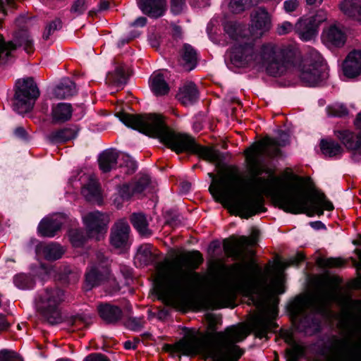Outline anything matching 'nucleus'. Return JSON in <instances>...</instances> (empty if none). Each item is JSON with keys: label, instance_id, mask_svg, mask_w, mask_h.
<instances>
[{"label": "nucleus", "instance_id": "obj_1", "mask_svg": "<svg viewBox=\"0 0 361 361\" xmlns=\"http://www.w3.org/2000/svg\"><path fill=\"white\" fill-rule=\"evenodd\" d=\"M304 259L302 253H298L287 262L276 261L271 269L266 270L252 259L231 265L227 273L208 282L207 293L198 299V305L202 310L233 307L238 295L247 297L256 307L248 326L238 324L216 332L221 318L207 313V341L199 331L185 329L183 338L174 345V350L185 355L200 354L205 361H237L243 351L235 343L243 341L250 331L262 338H267L268 334L276 328L277 295L285 292L283 270L290 265H298Z\"/></svg>", "mask_w": 361, "mask_h": 361}, {"label": "nucleus", "instance_id": "obj_2", "mask_svg": "<svg viewBox=\"0 0 361 361\" xmlns=\"http://www.w3.org/2000/svg\"><path fill=\"white\" fill-rule=\"evenodd\" d=\"M250 176L230 174L213 177L209 192L215 200L241 218L248 219L266 211L264 197H270L279 208L292 214L321 216L324 210L334 209L324 194L312 195L298 176L283 180L276 176H261L267 172L261 164L262 157L279 156L274 140L265 137L245 152Z\"/></svg>", "mask_w": 361, "mask_h": 361}, {"label": "nucleus", "instance_id": "obj_3", "mask_svg": "<svg viewBox=\"0 0 361 361\" xmlns=\"http://www.w3.org/2000/svg\"><path fill=\"white\" fill-rule=\"evenodd\" d=\"M271 27V16L264 8H258L252 13L249 35L245 33L240 24L233 21L226 23L224 31L233 44L229 51L231 63L240 68L265 71L275 77L295 66L301 58L295 44L278 46L268 42L259 49H255L253 39L261 37Z\"/></svg>", "mask_w": 361, "mask_h": 361}, {"label": "nucleus", "instance_id": "obj_4", "mask_svg": "<svg viewBox=\"0 0 361 361\" xmlns=\"http://www.w3.org/2000/svg\"><path fill=\"white\" fill-rule=\"evenodd\" d=\"M202 262V255L193 250L158 263L154 288L159 298L179 310L188 308L190 304V288L200 276L194 270Z\"/></svg>", "mask_w": 361, "mask_h": 361}, {"label": "nucleus", "instance_id": "obj_5", "mask_svg": "<svg viewBox=\"0 0 361 361\" xmlns=\"http://www.w3.org/2000/svg\"><path fill=\"white\" fill-rule=\"evenodd\" d=\"M117 116L126 126L159 139L162 143L177 153L187 151L197 154L209 162H216L219 160V153L216 150L197 145L191 137L169 128L166 125L163 116L159 114L133 115L120 112Z\"/></svg>", "mask_w": 361, "mask_h": 361}, {"label": "nucleus", "instance_id": "obj_6", "mask_svg": "<svg viewBox=\"0 0 361 361\" xmlns=\"http://www.w3.org/2000/svg\"><path fill=\"white\" fill-rule=\"evenodd\" d=\"M339 280L336 277L321 279L312 293L296 297L288 305L293 324L295 329L305 334H312L319 327L317 314L326 315L331 303L338 300Z\"/></svg>", "mask_w": 361, "mask_h": 361}, {"label": "nucleus", "instance_id": "obj_7", "mask_svg": "<svg viewBox=\"0 0 361 361\" xmlns=\"http://www.w3.org/2000/svg\"><path fill=\"white\" fill-rule=\"evenodd\" d=\"M65 300L64 291L58 288H47L39 291L35 299L37 312L50 324L61 321L60 306Z\"/></svg>", "mask_w": 361, "mask_h": 361}, {"label": "nucleus", "instance_id": "obj_8", "mask_svg": "<svg viewBox=\"0 0 361 361\" xmlns=\"http://www.w3.org/2000/svg\"><path fill=\"white\" fill-rule=\"evenodd\" d=\"M327 77L326 65L321 54L313 48H308L303 64L300 68V78L305 85L314 87Z\"/></svg>", "mask_w": 361, "mask_h": 361}, {"label": "nucleus", "instance_id": "obj_9", "mask_svg": "<svg viewBox=\"0 0 361 361\" xmlns=\"http://www.w3.org/2000/svg\"><path fill=\"white\" fill-rule=\"evenodd\" d=\"M39 96V91L32 78L18 80L13 108L19 114L30 111Z\"/></svg>", "mask_w": 361, "mask_h": 361}, {"label": "nucleus", "instance_id": "obj_10", "mask_svg": "<svg viewBox=\"0 0 361 361\" xmlns=\"http://www.w3.org/2000/svg\"><path fill=\"white\" fill-rule=\"evenodd\" d=\"M97 264H91L85 274V286L87 289H91L95 286L99 285L103 281L108 279L109 283L113 285V289L109 293L113 294L119 290V287L114 279L109 276V269L107 259L104 255L99 253L97 255Z\"/></svg>", "mask_w": 361, "mask_h": 361}, {"label": "nucleus", "instance_id": "obj_11", "mask_svg": "<svg viewBox=\"0 0 361 361\" xmlns=\"http://www.w3.org/2000/svg\"><path fill=\"white\" fill-rule=\"evenodd\" d=\"M99 164L103 172H108L118 166L126 174L133 173L137 168L135 162L130 156L114 149L104 151L99 155Z\"/></svg>", "mask_w": 361, "mask_h": 361}, {"label": "nucleus", "instance_id": "obj_12", "mask_svg": "<svg viewBox=\"0 0 361 361\" xmlns=\"http://www.w3.org/2000/svg\"><path fill=\"white\" fill-rule=\"evenodd\" d=\"M82 219L88 238L97 240L104 239L109 223L108 214L93 211L82 215Z\"/></svg>", "mask_w": 361, "mask_h": 361}, {"label": "nucleus", "instance_id": "obj_13", "mask_svg": "<svg viewBox=\"0 0 361 361\" xmlns=\"http://www.w3.org/2000/svg\"><path fill=\"white\" fill-rule=\"evenodd\" d=\"M334 135L345 146L347 150L352 154V159L355 161L361 160V130L355 134L347 129L337 130Z\"/></svg>", "mask_w": 361, "mask_h": 361}, {"label": "nucleus", "instance_id": "obj_14", "mask_svg": "<svg viewBox=\"0 0 361 361\" xmlns=\"http://www.w3.org/2000/svg\"><path fill=\"white\" fill-rule=\"evenodd\" d=\"M130 226L126 219L118 220L111 230V245L117 249H128L130 245Z\"/></svg>", "mask_w": 361, "mask_h": 361}, {"label": "nucleus", "instance_id": "obj_15", "mask_svg": "<svg viewBox=\"0 0 361 361\" xmlns=\"http://www.w3.org/2000/svg\"><path fill=\"white\" fill-rule=\"evenodd\" d=\"M256 243L255 236H240L238 238L225 241L224 250L226 255L234 259H240L248 247L254 246Z\"/></svg>", "mask_w": 361, "mask_h": 361}, {"label": "nucleus", "instance_id": "obj_16", "mask_svg": "<svg viewBox=\"0 0 361 361\" xmlns=\"http://www.w3.org/2000/svg\"><path fill=\"white\" fill-rule=\"evenodd\" d=\"M347 39V34L343 27L333 24L326 27L322 35L323 43L329 48H340L344 46Z\"/></svg>", "mask_w": 361, "mask_h": 361}, {"label": "nucleus", "instance_id": "obj_17", "mask_svg": "<svg viewBox=\"0 0 361 361\" xmlns=\"http://www.w3.org/2000/svg\"><path fill=\"white\" fill-rule=\"evenodd\" d=\"M342 73L349 79L361 78V50L350 51L342 63Z\"/></svg>", "mask_w": 361, "mask_h": 361}, {"label": "nucleus", "instance_id": "obj_18", "mask_svg": "<svg viewBox=\"0 0 361 361\" xmlns=\"http://www.w3.org/2000/svg\"><path fill=\"white\" fill-rule=\"evenodd\" d=\"M66 217L61 213L44 218L38 226L39 233L45 237H53L66 222Z\"/></svg>", "mask_w": 361, "mask_h": 361}, {"label": "nucleus", "instance_id": "obj_19", "mask_svg": "<svg viewBox=\"0 0 361 361\" xmlns=\"http://www.w3.org/2000/svg\"><path fill=\"white\" fill-rule=\"evenodd\" d=\"M323 20H317L315 17L302 18L295 25V31L302 41H310L316 36L318 25Z\"/></svg>", "mask_w": 361, "mask_h": 361}, {"label": "nucleus", "instance_id": "obj_20", "mask_svg": "<svg viewBox=\"0 0 361 361\" xmlns=\"http://www.w3.org/2000/svg\"><path fill=\"white\" fill-rule=\"evenodd\" d=\"M65 250L59 244L50 243H41L36 247V254L47 260H56L60 259Z\"/></svg>", "mask_w": 361, "mask_h": 361}, {"label": "nucleus", "instance_id": "obj_21", "mask_svg": "<svg viewBox=\"0 0 361 361\" xmlns=\"http://www.w3.org/2000/svg\"><path fill=\"white\" fill-rule=\"evenodd\" d=\"M168 76L166 70L157 71L153 73L149 78V87L153 93L157 96L164 95L169 92V87L165 80Z\"/></svg>", "mask_w": 361, "mask_h": 361}, {"label": "nucleus", "instance_id": "obj_22", "mask_svg": "<svg viewBox=\"0 0 361 361\" xmlns=\"http://www.w3.org/2000/svg\"><path fill=\"white\" fill-rule=\"evenodd\" d=\"M166 0H140L139 7L142 11L152 18L162 16L166 11Z\"/></svg>", "mask_w": 361, "mask_h": 361}, {"label": "nucleus", "instance_id": "obj_23", "mask_svg": "<svg viewBox=\"0 0 361 361\" xmlns=\"http://www.w3.org/2000/svg\"><path fill=\"white\" fill-rule=\"evenodd\" d=\"M198 92L195 85L192 82H185L177 94L178 101L184 106L192 104L197 99Z\"/></svg>", "mask_w": 361, "mask_h": 361}, {"label": "nucleus", "instance_id": "obj_24", "mask_svg": "<svg viewBox=\"0 0 361 361\" xmlns=\"http://www.w3.org/2000/svg\"><path fill=\"white\" fill-rule=\"evenodd\" d=\"M149 183V178L147 176L140 177L138 180L130 185H123L120 190L123 198L127 199L132 195L142 193Z\"/></svg>", "mask_w": 361, "mask_h": 361}, {"label": "nucleus", "instance_id": "obj_25", "mask_svg": "<svg viewBox=\"0 0 361 361\" xmlns=\"http://www.w3.org/2000/svg\"><path fill=\"white\" fill-rule=\"evenodd\" d=\"M281 336L285 339L286 342L291 344L290 348L286 350L287 361H298L305 354V348L294 342L293 335L290 332H282Z\"/></svg>", "mask_w": 361, "mask_h": 361}, {"label": "nucleus", "instance_id": "obj_26", "mask_svg": "<svg viewBox=\"0 0 361 361\" xmlns=\"http://www.w3.org/2000/svg\"><path fill=\"white\" fill-rule=\"evenodd\" d=\"M179 63L186 71L192 70L197 64V53L189 44H184L180 51Z\"/></svg>", "mask_w": 361, "mask_h": 361}, {"label": "nucleus", "instance_id": "obj_27", "mask_svg": "<svg viewBox=\"0 0 361 361\" xmlns=\"http://www.w3.org/2000/svg\"><path fill=\"white\" fill-rule=\"evenodd\" d=\"M72 113L73 109L71 104L59 103L52 106L51 118L54 123H63L71 118Z\"/></svg>", "mask_w": 361, "mask_h": 361}, {"label": "nucleus", "instance_id": "obj_28", "mask_svg": "<svg viewBox=\"0 0 361 361\" xmlns=\"http://www.w3.org/2000/svg\"><path fill=\"white\" fill-rule=\"evenodd\" d=\"M82 193L88 201L98 200L100 198L101 191L94 175L88 176V183L84 184Z\"/></svg>", "mask_w": 361, "mask_h": 361}, {"label": "nucleus", "instance_id": "obj_29", "mask_svg": "<svg viewBox=\"0 0 361 361\" xmlns=\"http://www.w3.org/2000/svg\"><path fill=\"white\" fill-rule=\"evenodd\" d=\"M340 8L346 16L361 21V0H343Z\"/></svg>", "mask_w": 361, "mask_h": 361}, {"label": "nucleus", "instance_id": "obj_30", "mask_svg": "<svg viewBox=\"0 0 361 361\" xmlns=\"http://www.w3.org/2000/svg\"><path fill=\"white\" fill-rule=\"evenodd\" d=\"M98 311L100 317L109 323L117 322L122 314L120 308L109 304L100 305Z\"/></svg>", "mask_w": 361, "mask_h": 361}, {"label": "nucleus", "instance_id": "obj_31", "mask_svg": "<svg viewBox=\"0 0 361 361\" xmlns=\"http://www.w3.org/2000/svg\"><path fill=\"white\" fill-rule=\"evenodd\" d=\"M77 132L72 128H65L54 130L48 135V139L54 143L68 142L76 137Z\"/></svg>", "mask_w": 361, "mask_h": 361}, {"label": "nucleus", "instance_id": "obj_32", "mask_svg": "<svg viewBox=\"0 0 361 361\" xmlns=\"http://www.w3.org/2000/svg\"><path fill=\"white\" fill-rule=\"evenodd\" d=\"M320 148L322 153L329 157H338L344 152L341 145L333 140H322Z\"/></svg>", "mask_w": 361, "mask_h": 361}, {"label": "nucleus", "instance_id": "obj_33", "mask_svg": "<svg viewBox=\"0 0 361 361\" xmlns=\"http://www.w3.org/2000/svg\"><path fill=\"white\" fill-rule=\"evenodd\" d=\"M348 342L346 340H337L334 345V353L329 357L326 361H350V356L345 353V348Z\"/></svg>", "mask_w": 361, "mask_h": 361}, {"label": "nucleus", "instance_id": "obj_34", "mask_svg": "<svg viewBox=\"0 0 361 361\" xmlns=\"http://www.w3.org/2000/svg\"><path fill=\"white\" fill-rule=\"evenodd\" d=\"M153 247L150 244H143L137 249L135 257V262L140 263V266L147 265L153 262L154 257L152 252Z\"/></svg>", "mask_w": 361, "mask_h": 361}, {"label": "nucleus", "instance_id": "obj_35", "mask_svg": "<svg viewBox=\"0 0 361 361\" xmlns=\"http://www.w3.org/2000/svg\"><path fill=\"white\" fill-rule=\"evenodd\" d=\"M75 92V83L68 79L64 80L54 90V94L58 99H66L73 95Z\"/></svg>", "mask_w": 361, "mask_h": 361}, {"label": "nucleus", "instance_id": "obj_36", "mask_svg": "<svg viewBox=\"0 0 361 361\" xmlns=\"http://www.w3.org/2000/svg\"><path fill=\"white\" fill-rule=\"evenodd\" d=\"M130 221L141 235L149 236L151 235L146 216L144 214H133L130 217Z\"/></svg>", "mask_w": 361, "mask_h": 361}, {"label": "nucleus", "instance_id": "obj_37", "mask_svg": "<svg viewBox=\"0 0 361 361\" xmlns=\"http://www.w3.org/2000/svg\"><path fill=\"white\" fill-rule=\"evenodd\" d=\"M126 73L122 66L117 67L114 73H109L106 82L116 87H121L125 82Z\"/></svg>", "mask_w": 361, "mask_h": 361}, {"label": "nucleus", "instance_id": "obj_38", "mask_svg": "<svg viewBox=\"0 0 361 361\" xmlns=\"http://www.w3.org/2000/svg\"><path fill=\"white\" fill-rule=\"evenodd\" d=\"M14 284L20 289H31L35 286V280L30 275L19 274L15 276L13 279Z\"/></svg>", "mask_w": 361, "mask_h": 361}, {"label": "nucleus", "instance_id": "obj_39", "mask_svg": "<svg viewBox=\"0 0 361 361\" xmlns=\"http://www.w3.org/2000/svg\"><path fill=\"white\" fill-rule=\"evenodd\" d=\"M317 264L322 268H336L342 267L344 264V261L341 258L319 257L317 260Z\"/></svg>", "mask_w": 361, "mask_h": 361}, {"label": "nucleus", "instance_id": "obj_40", "mask_svg": "<svg viewBox=\"0 0 361 361\" xmlns=\"http://www.w3.org/2000/svg\"><path fill=\"white\" fill-rule=\"evenodd\" d=\"M16 48L12 42H5L4 37L0 35V61L6 62L11 51Z\"/></svg>", "mask_w": 361, "mask_h": 361}, {"label": "nucleus", "instance_id": "obj_41", "mask_svg": "<svg viewBox=\"0 0 361 361\" xmlns=\"http://www.w3.org/2000/svg\"><path fill=\"white\" fill-rule=\"evenodd\" d=\"M70 240L74 247L82 246L85 240L86 237L84 235L83 232L80 230H73L69 233Z\"/></svg>", "mask_w": 361, "mask_h": 361}, {"label": "nucleus", "instance_id": "obj_42", "mask_svg": "<svg viewBox=\"0 0 361 361\" xmlns=\"http://www.w3.org/2000/svg\"><path fill=\"white\" fill-rule=\"evenodd\" d=\"M328 114L334 116H343L348 114V109L342 104H335L328 106Z\"/></svg>", "mask_w": 361, "mask_h": 361}, {"label": "nucleus", "instance_id": "obj_43", "mask_svg": "<svg viewBox=\"0 0 361 361\" xmlns=\"http://www.w3.org/2000/svg\"><path fill=\"white\" fill-rule=\"evenodd\" d=\"M61 27V22L59 19H55L51 21L46 27L43 37L45 39H49V36L56 30Z\"/></svg>", "mask_w": 361, "mask_h": 361}, {"label": "nucleus", "instance_id": "obj_44", "mask_svg": "<svg viewBox=\"0 0 361 361\" xmlns=\"http://www.w3.org/2000/svg\"><path fill=\"white\" fill-rule=\"evenodd\" d=\"M145 321L141 317L130 318L127 322V326L133 331H139L144 325Z\"/></svg>", "mask_w": 361, "mask_h": 361}, {"label": "nucleus", "instance_id": "obj_45", "mask_svg": "<svg viewBox=\"0 0 361 361\" xmlns=\"http://www.w3.org/2000/svg\"><path fill=\"white\" fill-rule=\"evenodd\" d=\"M294 30V26L288 21H284L279 24L276 27V32L279 35H283L291 32Z\"/></svg>", "mask_w": 361, "mask_h": 361}, {"label": "nucleus", "instance_id": "obj_46", "mask_svg": "<svg viewBox=\"0 0 361 361\" xmlns=\"http://www.w3.org/2000/svg\"><path fill=\"white\" fill-rule=\"evenodd\" d=\"M0 361H22L20 357L14 352L0 351Z\"/></svg>", "mask_w": 361, "mask_h": 361}, {"label": "nucleus", "instance_id": "obj_47", "mask_svg": "<svg viewBox=\"0 0 361 361\" xmlns=\"http://www.w3.org/2000/svg\"><path fill=\"white\" fill-rule=\"evenodd\" d=\"M14 0H0V17H4L7 14V8H14Z\"/></svg>", "mask_w": 361, "mask_h": 361}, {"label": "nucleus", "instance_id": "obj_48", "mask_svg": "<svg viewBox=\"0 0 361 361\" xmlns=\"http://www.w3.org/2000/svg\"><path fill=\"white\" fill-rule=\"evenodd\" d=\"M185 7L183 0H171V10L174 14L180 13Z\"/></svg>", "mask_w": 361, "mask_h": 361}, {"label": "nucleus", "instance_id": "obj_49", "mask_svg": "<svg viewBox=\"0 0 361 361\" xmlns=\"http://www.w3.org/2000/svg\"><path fill=\"white\" fill-rule=\"evenodd\" d=\"M271 140H274L276 143L277 148L279 149V154H280V146H285L289 141V135L286 133H282L280 134L279 140H276V139L269 137Z\"/></svg>", "mask_w": 361, "mask_h": 361}, {"label": "nucleus", "instance_id": "obj_50", "mask_svg": "<svg viewBox=\"0 0 361 361\" xmlns=\"http://www.w3.org/2000/svg\"><path fill=\"white\" fill-rule=\"evenodd\" d=\"M85 9V0H75L71 8L73 12L78 14L82 13Z\"/></svg>", "mask_w": 361, "mask_h": 361}, {"label": "nucleus", "instance_id": "obj_51", "mask_svg": "<svg viewBox=\"0 0 361 361\" xmlns=\"http://www.w3.org/2000/svg\"><path fill=\"white\" fill-rule=\"evenodd\" d=\"M298 5V0H286L283 3V8L287 13H290L295 11Z\"/></svg>", "mask_w": 361, "mask_h": 361}, {"label": "nucleus", "instance_id": "obj_52", "mask_svg": "<svg viewBox=\"0 0 361 361\" xmlns=\"http://www.w3.org/2000/svg\"><path fill=\"white\" fill-rule=\"evenodd\" d=\"M85 361H110L105 355L99 353H94L88 355Z\"/></svg>", "mask_w": 361, "mask_h": 361}, {"label": "nucleus", "instance_id": "obj_53", "mask_svg": "<svg viewBox=\"0 0 361 361\" xmlns=\"http://www.w3.org/2000/svg\"><path fill=\"white\" fill-rule=\"evenodd\" d=\"M32 40L31 39H30L29 37H25L22 43H21V46L23 47L25 51L30 54L32 51L33 49H32Z\"/></svg>", "mask_w": 361, "mask_h": 361}, {"label": "nucleus", "instance_id": "obj_54", "mask_svg": "<svg viewBox=\"0 0 361 361\" xmlns=\"http://www.w3.org/2000/svg\"><path fill=\"white\" fill-rule=\"evenodd\" d=\"M54 272V269L53 267H48L44 264H42L40 267V274H46L47 276H51Z\"/></svg>", "mask_w": 361, "mask_h": 361}, {"label": "nucleus", "instance_id": "obj_55", "mask_svg": "<svg viewBox=\"0 0 361 361\" xmlns=\"http://www.w3.org/2000/svg\"><path fill=\"white\" fill-rule=\"evenodd\" d=\"M15 135L19 138L26 139L27 133L23 127H18L14 131Z\"/></svg>", "mask_w": 361, "mask_h": 361}, {"label": "nucleus", "instance_id": "obj_56", "mask_svg": "<svg viewBox=\"0 0 361 361\" xmlns=\"http://www.w3.org/2000/svg\"><path fill=\"white\" fill-rule=\"evenodd\" d=\"M8 326L9 324L6 317L4 315L0 314V330H5L8 327Z\"/></svg>", "mask_w": 361, "mask_h": 361}, {"label": "nucleus", "instance_id": "obj_57", "mask_svg": "<svg viewBox=\"0 0 361 361\" xmlns=\"http://www.w3.org/2000/svg\"><path fill=\"white\" fill-rule=\"evenodd\" d=\"M147 23V19L145 17H141L137 18L134 24L137 26H144Z\"/></svg>", "mask_w": 361, "mask_h": 361}, {"label": "nucleus", "instance_id": "obj_58", "mask_svg": "<svg viewBox=\"0 0 361 361\" xmlns=\"http://www.w3.org/2000/svg\"><path fill=\"white\" fill-rule=\"evenodd\" d=\"M306 2L310 6H318L322 4V0H306Z\"/></svg>", "mask_w": 361, "mask_h": 361}, {"label": "nucleus", "instance_id": "obj_59", "mask_svg": "<svg viewBox=\"0 0 361 361\" xmlns=\"http://www.w3.org/2000/svg\"><path fill=\"white\" fill-rule=\"evenodd\" d=\"M355 125L357 128H361V112L360 114H358V115L355 119Z\"/></svg>", "mask_w": 361, "mask_h": 361}, {"label": "nucleus", "instance_id": "obj_60", "mask_svg": "<svg viewBox=\"0 0 361 361\" xmlns=\"http://www.w3.org/2000/svg\"><path fill=\"white\" fill-rule=\"evenodd\" d=\"M82 321L80 319H76L74 322L75 324L77 325L78 324L81 323Z\"/></svg>", "mask_w": 361, "mask_h": 361}, {"label": "nucleus", "instance_id": "obj_61", "mask_svg": "<svg viewBox=\"0 0 361 361\" xmlns=\"http://www.w3.org/2000/svg\"><path fill=\"white\" fill-rule=\"evenodd\" d=\"M311 224H312V226H313L314 224H317V225H319V226H324V225H323L321 222H319V221H318V222H315V223H312Z\"/></svg>", "mask_w": 361, "mask_h": 361}, {"label": "nucleus", "instance_id": "obj_62", "mask_svg": "<svg viewBox=\"0 0 361 361\" xmlns=\"http://www.w3.org/2000/svg\"><path fill=\"white\" fill-rule=\"evenodd\" d=\"M125 347H126V348H127V349L130 348V343H127V342H126V343H125Z\"/></svg>", "mask_w": 361, "mask_h": 361}, {"label": "nucleus", "instance_id": "obj_63", "mask_svg": "<svg viewBox=\"0 0 361 361\" xmlns=\"http://www.w3.org/2000/svg\"><path fill=\"white\" fill-rule=\"evenodd\" d=\"M56 361H72V360H68V359H59V360H57Z\"/></svg>", "mask_w": 361, "mask_h": 361}, {"label": "nucleus", "instance_id": "obj_64", "mask_svg": "<svg viewBox=\"0 0 361 361\" xmlns=\"http://www.w3.org/2000/svg\"><path fill=\"white\" fill-rule=\"evenodd\" d=\"M152 46L155 47L156 44L155 43H152Z\"/></svg>", "mask_w": 361, "mask_h": 361}]
</instances>
